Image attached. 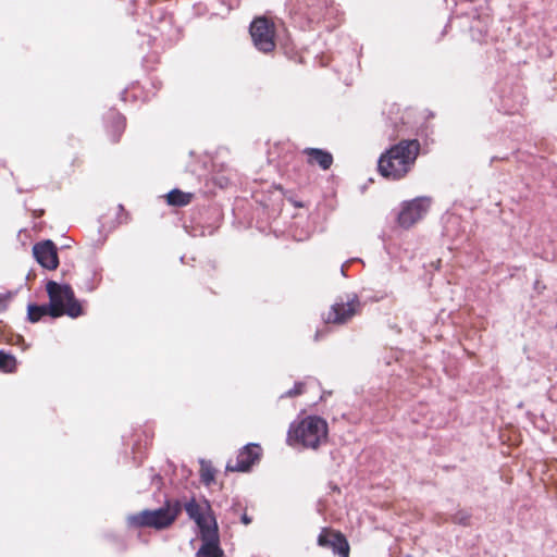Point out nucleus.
Wrapping results in <instances>:
<instances>
[{"instance_id":"nucleus-4","label":"nucleus","mask_w":557,"mask_h":557,"mask_svg":"<svg viewBox=\"0 0 557 557\" xmlns=\"http://www.w3.org/2000/svg\"><path fill=\"white\" fill-rule=\"evenodd\" d=\"M183 506L180 500H166L164 506L156 510H143L131 515L127 522L134 528H152L163 530L171 527L181 515Z\"/></svg>"},{"instance_id":"nucleus-19","label":"nucleus","mask_w":557,"mask_h":557,"mask_svg":"<svg viewBox=\"0 0 557 557\" xmlns=\"http://www.w3.org/2000/svg\"><path fill=\"white\" fill-rule=\"evenodd\" d=\"M305 392V383L304 382H297L295 383L294 387L287 391L282 397H296Z\"/></svg>"},{"instance_id":"nucleus-15","label":"nucleus","mask_w":557,"mask_h":557,"mask_svg":"<svg viewBox=\"0 0 557 557\" xmlns=\"http://www.w3.org/2000/svg\"><path fill=\"white\" fill-rule=\"evenodd\" d=\"M50 305H28L27 318L32 323L40 321L44 317H51Z\"/></svg>"},{"instance_id":"nucleus-16","label":"nucleus","mask_w":557,"mask_h":557,"mask_svg":"<svg viewBox=\"0 0 557 557\" xmlns=\"http://www.w3.org/2000/svg\"><path fill=\"white\" fill-rule=\"evenodd\" d=\"M112 128V141H119L125 129V119L117 112L111 114L110 117Z\"/></svg>"},{"instance_id":"nucleus-22","label":"nucleus","mask_w":557,"mask_h":557,"mask_svg":"<svg viewBox=\"0 0 557 557\" xmlns=\"http://www.w3.org/2000/svg\"><path fill=\"white\" fill-rule=\"evenodd\" d=\"M468 520H469V517H461V519L459 521L463 524H468Z\"/></svg>"},{"instance_id":"nucleus-11","label":"nucleus","mask_w":557,"mask_h":557,"mask_svg":"<svg viewBox=\"0 0 557 557\" xmlns=\"http://www.w3.org/2000/svg\"><path fill=\"white\" fill-rule=\"evenodd\" d=\"M33 255L36 261L45 269L55 270L59 265L58 249L51 240L35 244Z\"/></svg>"},{"instance_id":"nucleus-6","label":"nucleus","mask_w":557,"mask_h":557,"mask_svg":"<svg viewBox=\"0 0 557 557\" xmlns=\"http://www.w3.org/2000/svg\"><path fill=\"white\" fill-rule=\"evenodd\" d=\"M430 197H417L410 201L404 202L398 213L397 222L403 228H410L428 213L431 207Z\"/></svg>"},{"instance_id":"nucleus-17","label":"nucleus","mask_w":557,"mask_h":557,"mask_svg":"<svg viewBox=\"0 0 557 557\" xmlns=\"http://www.w3.org/2000/svg\"><path fill=\"white\" fill-rule=\"evenodd\" d=\"M215 469L211 465L210 461L202 460L200 462V481L206 485L210 486L212 483L215 482Z\"/></svg>"},{"instance_id":"nucleus-21","label":"nucleus","mask_w":557,"mask_h":557,"mask_svg":"<svg viewBox=\"0 0 557 557\" xmlns=\"http://www.w3.org/2000/svg\"><path fill=\"white\" fill-rule=\"evenodd\" d=\"M242 522L245 524V525H248L249 523H251V518L247 515V513H244L242 516Z\"/></svg>"},{"instance_id":"nucleus-20","label":"nucleus","mask_w":557,"mask_h":557,"mask_svg":"<svg viewBox=\"0 0 557 557\" xmlns=\"http://www.w3.org/2000/svg\"><path fill=\"white\" fill-rule=\"evenodd\" d=\"M10 299V294H0V312H4L8 309Z\"/></svg>"},{"instance_id":"nucleus-5","label":"nucleus","mask_w":557,"mask_h":557,"mask_svg":"<svg viewBox=\"0 0 557 557\" xmlns=\"http://www.w3.org/2000/svg\"><path fill=\"white\" fill-rule=\"evenodd\" d=\"M249 33L255 47L259 51L263 53H271L275 50L276 28L272 20L265 16H258L253 18L249 27Z\"/></svg>"},{"instance_id":"nucleus-13","label":"nucleus","mask_w":557,"mask_h":557,"mask_svg":"<svg viewBox=\"0 0 557 557\" xmlns=\"http://www.w3.org/2000/svg\"><path fill=\"white\" fill-rule=\"evenodd\" d=\"M301 153L306 156V163L310 166H319L323 171L331 169L334 158L331 152L320 148H305Z\"/></svg>"},{"instance_id":"nucleus-12","label":"nucleus","mask_w":557,"mask_h":557,"mask_svg":"<svg viewBox=\"0 0 557 557\" xmlns=\"http://www.w3.org/2000/svg\"><path fill=\"white\" fill-rule=\"evenodd\" d=\"M200 537L202 545L197 553L198 557H224L223 550L220 548L219 528L205 531Z\"/></svg>"},{"instance_id":"nucleus-23","label":"nucleus","mask_w":557,"mask_h":557,"mask_svg":"<svg viewBox=\"0 0 557 557\" xmlns=\"http://www.w3.org/2000/svg\"><path fill=\"white\" fill-rule=\"evenodd\" d=\"M406 557H412V556H410V555H407Z\"/></svg>"},{"instance_id":"nucleus-14","label":"nucleus","mask_w":557,"mask_h":557,"mask_svg":"<svg viewBox=\"0 0 557 557\" xmlns=\"http://www.w3.org/2000/svg\"><path fill=\"white\" fill-rule=\"evenodd\" d=\"M194 199L193 193H185L181 189H172L166 195V202L172 207H185L189 205Z\"/></svg>"},{"instance_id":"nucleus-2","label":"nucleus","mask_w":557,"mask_h":557,"mask_svg":"<svg viewBox=\"0 0 557 557\" xmlns=\"http://www.w3.org/2000/svg\"><path fill=\"white\" fill-rule=\"evenodd\" d=\"M326 422L320 417L309 416L298 423L290 424L287 433V444L317 449L322 442L326 441Z\"/></svg>"},{"instance_id":"nucleus-10","label":"nucleus","mask_w":557,"mask_h":557,"mask_svg":"<svg viewBox=\"0 0 557 557\" xmlns=\"http://www.w3.org/2000/svg\"><path fill=\"white\" fill-rule=\"evenodd\" d=\"M261 447L257 444L244 446L237 454L235 461L226 463V471L246 472L260 459Z\"/></svg>"},{"instance_id":"nucleus-18","label":"nucleus","mask_w":557,"mask_h":557,"mask_svg":"<svg viewBox=\"0 0 557 557\" xmlns=\"http://www.w3.org/2000/svg\"><path fill=\"white\" fill-rule=\"evenodd\" d=\"M17 369L16 358L0 349V371L4 373H14Z\"/></svg>"},{"instance_id":"nucleus-3","label":"nucleus","mask_w":557,"mask_h":557,"mask_svg":"<svg viewBox=\"0 0 557 557\" xmlns=\"http://www.w3.org/2000/svg\"><path fill=\"white\" fill-rule=\"evenodd\" d=\"M46 292L49 298L51 318L67 315L72 319L85 313L83 304L76 298L71 285L48 281Z\"/></svg>"},{"instance_id":"nucleus-7","label":"nucleus","mask_w":557,"mask_h":557,"mask_svg":"<svg viewBox=\"0 0 557 557\" xmlns=\"http://www.w3.org/2000/svg\"><path fill=\"white\" fill-rule=\"evenodd\" d=\"M184 509L198 525L200 534H203L207 530L218 529L216 519L208 500L205 499L202 503H198L195 498H191L184 505Z\"/></svg>"},{"instance_id":"nucleus-8","label":"nucleus","mask_w":557,"mask_h":557,"mask_svg":"<svg viewBox=\"0 0 557 557\" xmlns=\"http://www.w3.org/2000/svg\"><path fill=\"white\" fill-rule=\"evenodd\" d=\"M360 310V301L356 295L347 297L346 300L341 298L331 306L329 311L323 314L326 324H344L356 315Z\"/></svg>"},{"instance_id":"nucleus-1","label":"nucleus","mask_w":557,"mask_h":557,"mask_svg":"<svg viewBox=\"0 0 557 557\" xmlns=\"http://www.w3.org/2000/svg\"><path fill=\"white\" fill-rule=\"evenodd\" d=\"M421 151L419 139H400L379 158V173L391 181H399L412 170Z\"/></svg>"},{"instance_id":"nucleus-9","label":"nucleus","mask_w":557,"mask_h":557,"mask_svg":"<svg viewBox=\"0 0 557 557\" xmlns=\"http://www.w3.org/2000/svg\"><path fill=\"white\" fill-rule=\"evenodd\" d=\"M317 543L322 548H327L339 557H349L350 546L346 536L338 530L322 528Z\"/></svg>"}]
</instances>
